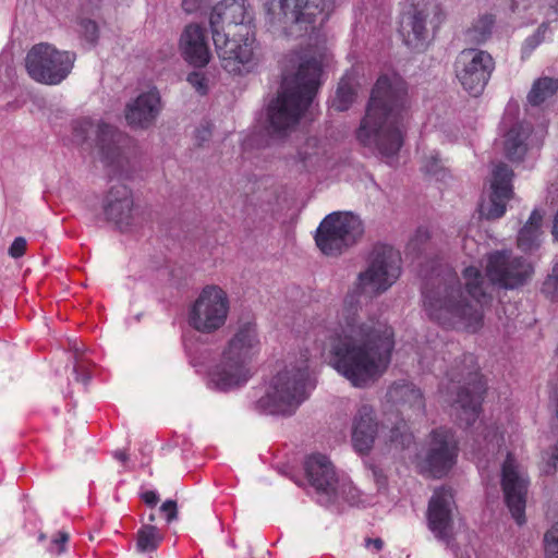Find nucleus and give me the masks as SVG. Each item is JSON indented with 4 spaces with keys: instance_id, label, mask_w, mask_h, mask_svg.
<instances>
[{
    "instance_id": "6e6d98bb",
    "label": "nucleus",
    "mask_w": 558,
    "mask_h": 558,
    "mask_svg": "<svg viewBox=\"0 0 558 558\" xmlns=\"http://www.w3.org/2000/svg\"><path fill=\"white\" fill-rule=\"evenodd\" d=\"M365 546L369 549L373 548L375 551H379L384 546V542L381 538H368L365 541Z\"/></svg>"
},
{
    "instance_id": "8fccbe9b",
    "label": "nucleus",
    "mask_w": 558,
    "mask_h": 558,
    "mask_svg": "<svg viewBox=\"0 0 558 558\" xmlns=\"http://www.w3.org/2000/svg\"><path fill=\"white\" fill-rule=\"evenodd\" d=\"M429 239V232L426 228H418L409 243V247L416 250L420 244L426 242Z\"/></svg>"
},
{
    "instance_id": "2eb2a0df",
    "label": "nucleus",
    "mask_w": 558,
    "mask_h": 558,
    "mask_svg": "<svg viewBox=\"0 0 558 558\" xmlns=\"http://www.w3.org/2000/svg\"><path fill=\"white\" fill-rule=\"evenodd\" d=\"M72 137L77 144H84L90 134H96L97 154L108 166H120L123 159V151L120 143L123 138L113 126L82 117L72 122Z\"/></svg>"
},
{
    "instance_id": "58836bf2",
    "label": "nucleus",
    "mask_w": 558,
    "mask_h": 558,
    "mask_svg": "<svg viewBox=\"0 0 558 558\" xmlns=\"http://www.w3.org/2000/svg\"><path fill=\"white\" fill-rule=\"evenodd\" d=\"M543 292L551 300H558V264L543 283Z\"/></svg>"
},
{
    "instance_id": "412c9836",
    "label": "nucleus",
    "mask_w": 558,
    "mask_h": 558,
    "mask_svg": "<svg viewBox=\"0 0 558 558\" xmlns=\"http://www.w3.org/2000/svg\"><path fill=\"white\" fill-rule=\"evenodd\" d=\"M253 376L251 365L220 354L208 373V385L218 391H232L244 387Z\"/></svg>"
},
{
    "instance_id": "473e14b6",
    "label": "nucleus",
    "mask_w": 558,
    "mask_h": 558,
    "mask_svg": "<svg viewBox=\"0 0 558 558\" xmlns=\"http://www.w3.org/2000/svg\"><path fill=\"white\" fill-rule=\"evenodd\" d=\"M558 90V78L548 76L536 80L527 94V101L532 106H538L554 96Z\"/></svg>"
},
{
    "instance_id": "f3484780",
    "label": "nucleus",
    "mask_w": 558,
    "mask_h": 558,
    "mask_svg": "<svg viewBox=\"0 0 558 558\" xmlns=\"http://www.w3.org/2000/svg\"><path fill=\"white\" fill-rule=\"evenodd\" d=\"M530 480L525 469L508 453L501 465V488L505 502L519 525L525 523V504Z\"/></svg>"
},
{
    "instance_id": "13d9d810",
    "label": "nucleus",
    "mask_w": 558,
    "mask_h": 558,
    "mask_svg": "<svg viewBox=\"0 0 558 558\" xmlns=\"http://www.w3.org/2000/svg\"><path fill=\"white\" fill-rule=\"evenodd\" d=\"M550 466L553 469H557L558 468V447L555 448L554 452L551 453V457H550Z\"/></svg>"
},
{
    "instance_id": "423d86ee",
    "label": "nucleus",
    "mask_w": 558,
    "mask_h": 558,
    "mask_svg": "<svg viewBox=\"0 0 558 558\" xmlns=\"http://www.w3.org/2000/svg\"><path fill=\"white\" fill-rule=\"evenodd\" d=\"M314 387L307 359L291 362L265 381L255 401V409L264 414L292 415Z\"/></svg>"
},
{
    "instance_id": "de8ad7c7",
    "label": "nucleus",
    "mask_w": 558,
    "mask_h": 558,
    "mask_svg": "<svg viewBox=\"0 0 558 558\" xmlns=\"http://www.w3.org/2000/svg\"><path fill=\"white\" fill-rule=\"evenodd\" d=\"M26 250V240L22 236L15 238L9 247V254L13 258H19L24 255Z\"/></svg>"
},
{
    "instance_id": "393cba45",
    "label": "nucleus",
    "mask_w": 558,
    "mask_h": 558,
    "mask_svg": "<svg viewBox=\"0 0 558 558\" xmlns=\"http://www.w3.org/2000/svg\"><path fill=\"white\" fill-rule=\"evenodd\" d=\"M161 109L159 92L157 88H150L126 105L125 120L133 128L147 129L156 121Z\"/></svg>"
},
{
    "instance_id": "864d4df0",
    "label": "nucleus",
    "mask_w": 558,
    "mask_h": 558,
    "mask_svg": "<svg viewBox=\"0 0 558 558\" xmlns=\"http://www.w3.org/2000/svg\"><path fill=\"white\" fill-rule=\"evenodd\" d=\"M142 498L145 501V504L148 506H155L159 499L157 493H155L153 490L145 492L142 495Z\"/></svg>"
},
{
    "instance_id": "09e8293b",
    "label": "nucleus",
    "mask_w": 558,
    "mask_h": 558,
    "mask_svg": "<svg viewBox=\"0 0 558 558\" xmlns=\"http://www.w3.org/2000/svg\"><path fill=\"white\" fill-rule=\"evenodd\" d=\"M160 511L166 515L169 523L178 518V507L174 500H166L161 505Z\"/></svg>"
},
{
    "instance_id": "f704fd0d",
    "label": "nucleus",
    "mask_w": 558,
    "mask_h": 558,
    "mask_svg": "<svg viewBox=\"0 0 558 558\" xmlns=\"http://www.w3.org/2000/svg\"><path fill=\"white\" fill-rule=\"evenodd\" d=\"M554 32L555 27H548L547 23H541L534 33L524 39L521 47L522 58H529L539 45L551 39Z\"/></svg>"
},
{
    "instance_id": "6e6552de",
    "label": "nucleus",
    "mask_w": 558,
    "mask_h": 558,
    "mask_svg": "<svg viewBox=\"0 0 558 558\" xmlns=\"http://www.w3.org/2000/svg\"><path fill=\"white\" fill-rule=\"evenodd\" d=\"M306 478L315 489L317 500L322 505H330L340 500L356 504L357 490L350 481L341 477L333 463L323 453H313L304 462Z\"/></svg>"
},
{
    "instance_id": "e2e57ef3",
    "label": "nucleus",
    "mask_w": 558,
    "mask_h": 558,
    "mask_svg": "<svg viewBox=\"0 0 558 558\" xmlns=\"http://www.w3.org/2000/svg\"><path fill=\"white\" fill-rule=\"evenodd\" d=\"M155 520V515L154 514H150L149 515V521H154Z\"/></svg>"
},
{
    "instance_id": "c756f323",
    "label": "nucleus",
    "mask_w": 558,
    "mask_h": 558,
    "mask_svg": "<svg viewBox=\"0 0 558 558\" xmlns=\"http://www.w3.org/2000/svg\"><path fill=\"white\" fill-rule=\"evenodd\" d=\"M531 133L530 125L525 123H517L505 135V151L507 157L512 161L523 159L526 150V138Z\"/></svg>"
},
{
    "instance_id": "bf43d9fd",
    "label": "nucleus",
    "mask_w": 558,
    "mask_h": 558,
    "mask_svg": "<svg viewBox=\"0 0 558 558\" xmlns=\"http://www.w3.org/2000/svg\"><path fill=\"white\" fill-rule=\"evenodd\" d=\"M114 458L121 462H125L128 460V454L124 451H116Z\"/></svg>"
},
{
    "instance_id": "0e129e2a",
    "label": "nucleus",
    "mask_w": 558,
    "mask_h": 558,
    "mask_svg": "<svg viewBox=\"0 0 558 558\" xmlns=\"http://www.w3.org/2000/svg\"><path fill=\"white\" fill-rule=\"evenodd\" d=\"M378 483H379L380 485H385V481H384V480H383V481H381V480H378Z\"/></svg>"
},
{
    "instance_id": "dca6fc26",
    "label": "nucleus",
    "mask_w": 558,
    "mask_h": 558,
    "mask_svg": "<svg viewBox=\"0 0 558 558\" xmlns=\"http://www.w3.org/2000/svg\"><path fill=\"white\" fill-rule=\"evenodd\" d=\"M458 442L450 429H434L427 442L425 453L417 458V468L422 474L442 477L456 464Z\"/></svg>"
},
{
    "instance_id": "20e7f679",
    "label": "nucleus",
    "mask_w": 558,
    "mask_h": 558,
    "mask_svg": "<svg viewBox=\"0 0 558 558\" xmlns=\"http://www.w3.org/2000/svg\"><path fill=\"white\" fill-rule=\"evenodd\" d=\"M324 48L295 56L296 72L283 76L281 92L268 107V120L275 132L289 130L313 104L320 85Z\"/></svg>"
},
{
    "instance_id": "1a4fd4ad",
    "label": "nucleus",
    "mask_w": 558,
    "mask_h": 558,
    "mask_svg": "<svg viewBox=\"0 0 558 558\" xmlns=\"http://www.w3.org/2000/svg\"><path fill=\"white\" fill-rule=\"evenodd\" d=\"M446 19V9L439 0L418 1L403 15L401 34L404 44L414 51H425Z\"/></svg>"
},
{
    "instance_id": "680f3d73",
    "label": "nucleus",
    "mask_w": 558,
    "mask_h": 558,
    "mask_svg": "<svg viewBox=\"0 0 558 558\" xmlns=\"http://www.w3.org/2000/svg\"><path fill=\"white\" fill-rule=\"evenodd\" d=\"M477 459H478V461H477L478 468H483V466L481 465V457H478Z\"/></svg>"
},
{
    "instance_id": "9d476101",
    "label": "nucleus",
    "mask_w": 558,
    "mask_h": 558,
    "mask_svg": "<svg viewBox=\"0 0 558 558\" xmlns=\"http://www.w3.org/2000/svg\"><path fill=\"white\" fill-rule=\"evenodd\" d=\"M363 233L364 227L360 217L351 213L335 211L319 223L315 242L323 254L337 256L354 245Z\"/></svg>"
},
{
    "instance_id": "e433bc0d",
    "label": "nucleus",
    "mask_w": 558,
    "mask_h": 558,
    "mask_svg": "<svg viewBox=\"0 0 558 558\" xmlns=\"http://www.w3.org/2000/svg\"><path fill=\"white\" fill-rule=\"evenodd\" d=\"M389 440L401 449L408 448L413 441V435L408 432L405 422H401L390 429Z\"/></svg>"
},
{
    "instance_id": "aec40b11",
    "label": "nucleus",
    "mask_w": 558,
    "mask_h": 558,
    "mask_svg": "<svg viewBox=\"0 0 558 558\" xmlns=\"http://www.w3.org/2000/svg\"><path fill=\"white\" fill-rule=\"evenodd\" d=\"M102 209L107 220L122 231L129 230L138 220L132 191L123 183L118 182L110 186L104 198Z\"/></svg>"
},
{
    "instance_id": "f03ea898",
    "label": "nucleus",
    "mask_w": 558,
    "mask_h": 558,
    "mask_svg": "<svg viewBox=\"0 0 558 558\" xmlns=\"http://www.w3.org/2000/svg\"><path fill=\"white\" fill-rule=\"evenodd\" d=\"M408 108L405 82L397 74L380 76L355 132L356 141L386 159L396 157L403 145Z\"/></svg>"
},
{
    "instance_id": "2f4dec72",
    "label": "nucleus",
    "mask_w": 558,
    "mask_h": 558,
    "mask_svg": "<svg viewBox=\"0 0 558 558\" xmlns=\"http://www.w3.org/2000/svg\"><path fill=\"white\" fill-rule=\"evenodd\" d=\"M356 96V84L352 75H345L339 82L330 108L336 111L348 110Z\"/></svg>"
},
{
    "instance_id": "7c9ffc66",
    "label": "nucleus",
    "mask_w": 558,
    "mask_h": 558,
    "mask_svg": "<svg viewBox=\"0 0 558 558\" xmlns=\"http://www.w3.org/2000/svg\"><path fill=\"white\" fill-rule=\"evenodd\" d=\"M495 24V14L489 12L478 14L463 31L464 41L474 45L485 44L490 38Z\"/></svg>"
},
{
    "instance_id": "f8f14e48",
    "label": "nucleus",
    "mask_w": 558,
    "mask_h": 558,
    "mask_svg": "<svg viewBox=\"0 0 558 558\" xmlns=\"http://www.w3.org/2000/svg\"><path fill=\"white\" fill-rule=\"evenodd\" d=\"M74 61L73 53L58 50L50 44L40 43L28 50L25 68L34 81L46 85H58L71 73Z\"/></svg>"
},
{
    "instance_id": "3c124183",
    "label": "nucleus",
    "mask_w": 558,
    "mask_h": 558,
    "mask_svg": "<svg viewBox=\"0 0 558 558\" xmlns=\"http://www.w3.org/2000/svg\"><path fill=\"white\" fill-rule=\"evenodd\" d=\"M73 372L76 375L77 381H81L84 385H86L90 380V377H92L90 374L84 369V365L82 363H80L78 361H76V363L73 367Z\"/></svg>"
},
{
    "instance_id": "5fc2aeb1",
    "label": "nucleus",
    "mask_w": 558,
    "mask_h": 558,
    "mask_svg": "<svg viewBox=\"0 0 558 558\" xmlns=\"http://www.w3.org/2000/svg\"><path fill=\"white\" fill-rule=\"evenodd\" d=\"M463 247H464L466 254H469L472 258H475L478 255V253L473 254L471 252L473 247H476V251H478V245L473 239H465Z\"/></svg>"
},
{
    "instance_id": "a19ab883",
    "label": "nucleus",
    "mask_w": 558,
    "mask_h": 558,
    "mask_svg": "<svg viewBox=\"0 0 558 558\" xmlns=\"http://www.w3.org/2000/svg\"><path fill=\"white\" fill-rule=\"evenodd\" d=\"M189 84L201 95H205L208 90V81L203 73L192 72L187 75Z\"/></svg>"
},
{
    "instance_id": "79ce46f5",
    "label": "nucleus",
    "mask_w": 558,
    "mask_h": 558,
    "mask_svg": "<svg viewBox=\"0 0 558 558\" xmlns=\"http://www.w3.org/2000/svg\"><path fill=\"white\" fill-rule=\"evenodd\" d=\"M69 541V534L66 532H58L51 539L48 551L52 555H60L65 551V544Z\"/></svg>"
},
{
    "instance_id": "603ef678",
    "label": "nucleus",
    "mask_w": 558,
    "mask_h": 558,
    "mask_svg": "<svg viewBox=\"0 0 558 558\" xmlns=\"http://www.w3.org/2000/svg\"><path fill=\"white\" fill-rule=\"evenodd\" d=\"M204 0H182V8L186 13H194L203 5Z\"/></svg>"
},
{
    "instance_id": "4d7b16f0",
    "label": "nucleus",
    "mask_w": 558,
    "mask_h": 558,
    "mask_svg": "<svg viewBox=\"0 0 558 558\" xmlns=\"http://www.w3.org/2000/svg\"><path fill=\"white\" fill-rule=\"evenodd\" d=\"M411 398H407L405 401L398 409L402 414H412L411 412Z\"/></svg>"
},
{
    "instance_id": "6ab92c4d",
    "label": "nucleus",
    "mask_w": 558,
    "mask_h": 558,
    "mask_svg": "<svg viewBox=\"0 0 558 558\" xmlns=\"http://www.w3.org/2000/svg\"><path fill=\"white\" fill-rule=\"evenodd\" d=\"M254 13L246 0H221L209 13L213 39L231 35V27H240V33L254 31Z\"/></svg>"
},
{
    "instance_id": "5701e85b",
    "label": "nucleus",
    "mask_w": 558,
    "mask_h": 558,
    "mask_svg": "<svg viewBox=\"0 0 558 558\" xmlns=\"http://www.w3.org/2000/svg\"><path fill=\"white\" fill-rule=\"evenodd\" d=\"M257 327L252 322L240 324L226 342L221 354L252 366L260 352Z\"/></svg>"
},
{
    "instance_id": "39448f33",
    "label": "nucleus",
    "mask_w": 558,
    "mask_h": 558,
    "mask_svg": "<svg viewBox=\"0 0 558 558\" xmlns=\"http://www.w3.org/2000/svg\"><path fill=\"white\" fill-rule=\"evenodd\" d=\"M343 0H269L265 19L269 27L287 36H318Z\"/></svg>"
},
{
    "instance_id": "a211bd4d",
    "label": "nucleus",
    "mask_w": 558,
    "mask_h": 558,
    "mask_svg": "<svg viewBox=\"0 0 558 558\" xmlns=\"http://www.w3.org/2000/svg\"><path fill=\"white\" fill-rule=\"evenodd\" d=\"M532 274V265L509 250L495 251L487 256V277L505 289L523 286Z\"/></svg>"
},
{
    "instance_id": "9b49d317",
    "label": "nucleus",
    "mask_w": 558,
    "mask_h": 558,
    "mask_svg": "<svg viewBox=\"0 0 558 558\" xmlns=\"http://www.w3.org/2000/svg\"><path fill=\"white\" fill-rule=\"evenodd\" d=\"M229 313L228 293L219 286L209 284L202 289L192 303L187 322L196 331L211 335L225 327Z\"/></svg>"
},
{
    "instance_id": "ea45409f",
    "label": "nucleus",
    "mask_w": 558,
    "mask_h": 558,
    "mask_svg": "<svg viewBox=\"0 0 558 558\" xmlns=\"http://www.w3.org/2000/svg\"><path fill=\"white\" fill-rule=\"evenodd\" d=\"M512 14L522 15L538 5L539 0H506Z\"/></svg>"
},
{
    "instance_id": "c9c22d12",
    "label": "nucleus",
    "mask_w": 558,
    "mask_h": 558,
    "mask_svg": "<svg viewBox=\"0 0 558 558\" xmlns=\"http://www.w3.org/2000/svg\"><path fill=\"white\" fill-rule=\"evenodd\" d=\"M161 541L158 529L154 525H144L137 535V549L142 553L155 550Z\"/></svg>"
},
{
    "instance_id": "37998d69",
    "label": "nucleus",
    "mask_w": 558,
    "mask_h": 558,
    "mask_svg": "<svg viewBox=\"0 0 558 558\" xmlns=\"http://www.w3.org/2000/svg\"><path fill=\"white\" fill-rule=\"evenodd\" d=\"M441 169L440 160L438 158V154L430 153L429 156H425L422 160V170L426 174H437Z\"/></svg>"
},
{
    "instance_id": "052dcab7",
    "label": "nucleus",
    "mask_w": 558,
    "mask_h": 558,
    "mask_svg": "<svg viewBox=\"0 0 558 558\" xmlns=\"http://www.w3.org/2000/svg\"><path fill=\"white\" fill-rule=\"evenodd\" d=\"M45 537H46V536H45V534H40V535H39V537H38V539L41 542V541H44V539H45Z\"/></svg>"
},
{
    "instance_id": "a878e982",
    "label": "nucleus",
    "mask_w": 558,
    "mask_h": 558,
    "mask_svg": "<svg viewBox=\"0 0 558 558\" xmlns=\"http://www.w3.org/2000/svg\"><path fill=\"white\" fill-rule=\"evenodd\" d=\"M379 434L375 411L369 404L359 405L352 420V445L360 453H368Z\"/></svg>"
},
{
    "instance_id": "bb28decb",
    "label": "nucleus",
    "mask_w": 558,
    "mask_h": 558,
    "mask_svg": "<svg viewBox=\"0 0 558 558\" xmlns=\"http://www.w3.org/2000/svg\"><path fill=\"white\" fill-rule=\"evenodd\" d=\"M179 46L183 59L194 66L203 68L210 61L206 32L197 24H190L184 28Z\"/></svg>"
},
{
    "instance_id": "4be33fe9",
    "label": "nucleus",
    "mask_w": 558,
    "mask_h": 558,
    "mask_svg": "<svg viewBox=\"0 0 558 558\" xmlns=\"http://www.w3.org/2000/svg\"><path fill=\"white\" fill-rule=\"evenodd\" d=\"M454 508L451 489L445 487L435 489L428 504L427 522L429 530L437 538L449 541Z\"/></svg>"
},
{
    "instance_id": "a18cd8bd",
    "label": "nucleus",
    "mask_w": 558,
    "mask_h": 558,
    "mask_svg": "<svg viewBox=\"0 0 558 558\" xmlns=\"http://www.w3.org/2000/svg\"><path fill=\"white\" fill-rule=\"evenodd\" d=\"M547 549L551 554H558V522L555 523L544 536Z\"/></svg>"
},
{
    "instance_id": "c03bdc74",
    "label": "nucleus",
    "mask_w": 558,
    "mask_h": 558,
    "mask_svg": "<svg viewBox=\"0 0 558 558\" xmlns=\"http://www.w3.org/2000/svg\"><path fill=\"white\" fill-rule=\"evenodd\" d=\"M544 21L542 23H547L548 27H555L558 23V0L550 2L546 8H544Z\"/></svg>"
},
{
    "instance_id": "c85d7f7f",
    "label": "nucleus",
    "mask_w": 558,
    "mask_h": 558,
    "mask_svg": "<svg viewBox=\"0 0 558 558\" xmlns=\"http://www.w3.org/2000/svg\"><path fill=\"white\" fill-rule=\"evenodd\" d=\"M543 218L544 214L538 209L531 213L527 221L518 233L517 242L520 250L532 252L539 247L543 238Z\"/></svg>"
},
{
    "instance_id": "f257e3e1",
    "label": "nucleus",
    "mask_w": 558,
    "mask_h": 558,
    "mask_svg": "<svg viewBox=\"0 0 558 558\" xmlns=\"http://www.w3.org/2000/svg\"><path fill=\"white\" fill-rule=\"evenodd\" d=\"M400 272L399 252L391 246L376 247L341 310L316 328L317 340L324 342L328 352L329 365L354 387L364 388L379 379L387 372L395 349L392 328L386 320L361 317L357 296L385 292Z\"/></svg>"
},
{
    "instance_id": "cd10ccee",
    "label": "nucleus",
    "mask_w": 558,
    "mask_h": 558,
    "mask_svg": "<svg viewBox=\"0 0 558 558\" xmlns=\"http://www.w3.org/2000/svg\"><path fill=\"white\" fill-rule=\"evenodd\" d=\"M407 398H411V412L408 417L422 416L425 410V401L423 395L418 388L408 381L393 383L387 390L386 400L392 405H397L398 409L405 401Z\"/></svg>"
},
{
    "instance_id": "4468645a",
    "label": "nucleus",
    "mask_w": 558,
    "mask_h": 558,
    "mask_svg": "<svg viewBox=\"0 0 558 558\" xmlns=\"http://www.w3.org/2000/svg\"><path fill=\"white\" fill-rule=\"evenodd\" d=\"M495 70V60L489 52L478 48L461 50L454 61V74L461 86L471 96H480Z\"/></svg>"
},
{
    "instance_id": "b1692460",
    "label": "nucleus",
    "mask_w": 558,
    "mask_h": 558,
    "mask_svg": "<svg viewBox=\"0 0 558 558\" xmlns=\"http://www.w3.org/2000/svg\"><path fill=\"white\" fill-rule=\"evenodd\" d=\"M512 170L499 163L493 170L489 201L481 205V214L487 219L500 218L506 211V203L512 195Z\"/></svg>"
},
{
    "instance_id": "0eeeda50",
    "label": "nucleus",
    "mask_w": 558,
    "mask_h": 558,
    "mask_svg": "<svg viewBox=\"0 0 558 558\" xmlns=\"http://www.w3.org/2000/svg\"><path fill=\"white\" fill-rule=\"evenodd\" d=\"M447 377L450 381L447 401L452 403L457 417L470 426L478 417L485 392V383L478 373L475 356L463 354L459 364L447 373Z\"/></svg>"
},
{
    "instance_id": "7ed1b4c3",
    "label": "nucleus",
    "mask_w": 558,
    "mask_h": 558,
    "mask_svg": "<svg viewBox=\"0 0 558 558\" xmlns=\"http://www.w3.org/2000/svg\"><path fill=\"white\" fill-rule=\"evenodd\" d=\"M464 287L456 272L446 271L438 284L424 293L427 316L446 328L476 331L483 324L481 299L485 279L477 267L463 270Z\"/></svg>"
},
{
    "instance_id": "49530a36",
    "label": "nucleus",
    "mask_w": 558,
    "mask_h": 558,
    "mask_svg": "<svg viewBox=\"0 0 558 558\" xmlns=\"http://www.w3.org/2000/svg\"><path fill=\"white\" fill-rule=\"evenodd\" d=\"M81 28L84 37L89 43H95L98 37V27L97 24L92 20H83L81 22Z\"/></svg>"
},
{
    "instance_id": "72a5a7b5",
    "label": "nucleus",
    "mask_w": 558,
    "mask_h": 558,
    "mask_svg": "<svg viewBox=\"0 0 558 558\" xmlns=\"http://www.w3.org/2000/svg\"><path fill=\"white\" fill-rule=\"evenodd\" d=\"M326 148L322 142L315 137L308 138L300 148L299 157L305 167H314L324 160Z\"/></svg>"
},
{
    "instance_id": "4c0bfd02",
    "label": "nucleus",
    "mask_w": 558,
    "mask_h": 558,
    "mask_svg": "<svg viewBox=\"0 0 558 558\" xmlns=\"http://www.w3.org/2000/svg\"><path fill=\"white\" fill-rule=\"evenodd\" d=\"M485 434V448L478 449V456L483 454L485 457L487 453H494L502 444H504V435L497 427H486Z\"/></svg>"
},
{
    "instance_id": "ddd939ff",
    "label": "nucleus",
    "mask_w": 558,
    "mask_h": 558,
    "mask_svg": "<svg viewBox=\"0 0 558 558\" xmlns=\"http://www.w3.org/2000/svg\"><path fill=\"white\" fill-rule=\"evenodd\" d=\"M215 37L214 44L221 66L230 74L243 75L258 64L255 31Z\"/></svg>"
}]
</instances>
